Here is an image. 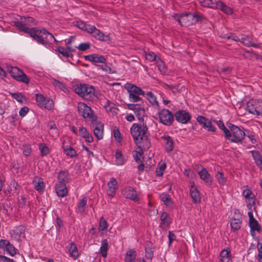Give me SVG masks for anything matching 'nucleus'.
I'll list each match as a JSON object with an SVG mask.
<instances>
[{
    "label": "nucleus",
    "instance_id": "nucleus-1",
    "mask_svg": "<svg viewBox=\"0 0 262 262\" xmlns=\"http://www.w3.org/2000/svg\"><path fill=\"white\" fill-rule=\"evenodd\" d=\"M29 35L37 43L45 46L53 45L56 41L54 36L45 29L34 28Z\"/></svg>",
    "mask_w": 262,
    "mask_h": 262
},
{
    "label": "nucleus",
    "instance_id": "nucleus-2",
    "mask_svg": "<svg viewBox=\"0 0 262 262\" xmlns=\"http://www.w3.org/2000/svg\"><path fill=\"white\" fill-rule=\"evenodd\" d=\"M124 88L129 94V100L132 102L141 101L142 98L140 96H145V92L140 88L129 82L125 84Z\"/></svg>",
    "mask_w": 262,
    "mask_h": 262
},
{
    "label": "nucleus",
    "instance_id": "nucleus-3",
    "mask_svg": "<svg viewBox=\"0 0 262 262\" xmlns=\"http://www.w3.org/2000/svg\"><path fill=\"white\" fill-rule=\"evenodd\" d=\"M75 92L83 99L91 100L94 96V89L89 84H78L74 88Z\"/></svg>",
    "mask_w": 262,
    "mask_h": 262
},
{
    "label": "nucleus",
    "instance_id": "nucleus-4",
    "mask_svg": "<svg viewBox=\"0 0 262 262\" xmlns=\"http://www.w3.org/2000/svg\"><path fill=\"white\" fill-rule=\"evenodd\" d=\"M15 26L20 31L30 34L34 28L30 27L34 25V19L32 17L22 16L19 21L14 23Z\"/></svg>",
    "mask_w": 262,
    "mask_h": 262
},
{
    "label": "nucleus",
    "instance_id": "nucleus-5",
    "mask_svg": "<svg viewBox=\"0 0 262 262\" xmlns=\"http://www.w3.org/2000/svg\"><path fill=\"white\" fill-rule=\"evenodd\" d=\"M78 111L80 115L86 121L93 122L97 120V116L92 108L86 104L82 102L78 103Z\"/></svg>",
    "mask_w": 262,
    "mask_h": 262
},
{
    "label": "nucleus",
    "instance_id": "nucleus-6",
    "mask_svg": "<svg viewBox=\"0 0 262 262\" xmlns=\"http://www.w3.org/2000/svg\"><path fill=\"white\" fill-rule=\"evenodd\" d=\"M7 71L12 77L16 80L23 82L26 84L29 83L30 80L26 74L16 67L8 66Z\"/></svg>",
    "mask_w": 262,
    "mask_h": 262
},
{
    "label": "nucleus",
    "instance_id": "nucleus-7",
    "mask_svg": "<svg viewBox=\"0 0 262 262\" xmlns=\"http://www.w3.org/2000/svg\"><path fill=\"white\" fill-rule=\"evenodd\" d=\"M247 110L254 115L258 116L262 114V100L251 99L247 103Z\"/></svg>",
    "mask_w": 262,
    "mask_h": 262
},
{
    "label": "nucleus",
    "instance_id": "nucleus-8",
    "mask_svg": "<svg viewBox=\"0 0 262 262\" xmlns=\"http://www.w3.org/2000/svg\"><path fill=\"white\" fill-rule=\"evenodd\" d=\"M228 127L231 132V142L239 143L241 142L245 137L246 134L243 128H241L232 124H230Z\"/></svg>",
    "mask_w": 262,
    "mask_h": 262
},
{
    "label": "nucleus",
    "instance_id": "nucleus-9",
    "mask_svg": "<svg viewBox=\"0 0 262 262\" xmlns=\"http://www.w3.org/2000/svg\"><path fill=\"white\" fill-rule=\"evenodd\" d=\"M160 122L166 126L171 125L174 121V116L169 110L163 108L158 113Z\"/></svg>",
    "mask_w": 262,
    "mask_h": 262
},
{
    "label": "nucleus",
    "instance_id": "nucleus-10",
    "mask_svg": "<svg viewBox=\"0 0 262 262\" xmlns=\"http://www.w3.org/2000/svg\"><path fill=\"white\" fill-rule=\"evenodd\" d=\"M147 128L146 125L134 124L130 128V133L135 141L146 135Z\"/></svg>",
    "mask_w": 262,
    "mask_h": 262
},
{
    "label": "nucleus",
    "instance_id": "nucleus-11",
    "mask_svg": "<svg viewBox=\"0 0 262 262\" xmlns=\"http://www.w3.org/2000/svg\"><path fill=\"white\" fill-rule=\"evenodd\" d=\"M36 100L37 105L41 108H45L47 110H50L54 106L53 100L50 98L45 97L41 94H36Z\"/></svg>",
    "mask_w": 262,
    "mask_h": 262
},
{
    "label": "nucleus",
    "instance_id": "nucleus-12",
    "mask_svg": "<svg viewBox=\"0 0 262 262\" xmlns=\"http://www.w3.org/2000/svg\"><path fill=\"white\" fill-rule=\"evenodd\" d=\"M88 33L90 34L96 39L101 41H107L111 39L109 35L104 34L93 25H92L91 28H89Z\"/></svg>",
    "mask_w": 262,
    "mask_h": 262
},
{
    "label": "nucleus",
    "instance_id": "nucleus-13",
    "mask_svg": "<svg viewBox=\"0 0 262 262\" xmlns=\"http://www.w3.org/2000/svg\"><path fill=\"white\" fill-rule=\"evenodd\" d=\"M196 121L203 128L207 131L212 132L216 131V127L212 125L211 120L209 119L202 116H199L196 118Z\"/></svg>",
    "mask_w": 262,
    "mask_h": 262
},
{
    "label": "nucleus",
    "instance_id": "nucleus-14",
    "mask_svg": "<svg viewBox=\"0 0 262 262\" xmlns=\"http://www.w3.org/2000/svg\"><path fill=\"white\" fill-rule=\"evenodd\" d=\"M194 16L192 13L182 14L176 19L182 26H190L194 24Z\"/></svg>",
    "mask_w": 262,
    "mask_h": 262
},
{
    "label": "nucleus",
    "instance_id": "nucleus-15",
    "mask_svg": "<svg viewBox=\"0 0 262 262\" xmlns=\"http://www.w3.org/2000/svg\"><path fill=\"white\" fill-rule=\"evenodd\" d=\"M197 172L200 179L202 180L205 183L208 185L212 184V179L211 176L205 168L201 166L200 167H198Z\"/></svg>",
    "mask_w": 262,
    "mask_h": 262
},
{
    "label": "nucleus",
    "instance_id": "nucleus-16",
    "mask_svg": "<svg viewBox=\"0 0 262 262\" xmlns=\"http://www.w3.org/2000/svg\"><path fill=\"white\" fill-rule=\"evenodd\" d=\"M122 195L126 199H130L134 202H138L139 198L136 190L132 187H127L122 192Z\"/></svg>",
    "mask_w": 262,
    "mask_h": 262
},
{
    "label": "nucleus",
    "instance_id": "nucleus-17",
    "mask_svg": "<svg viewBox=\"0 0 262 262\" xmlns=\"http://www.w3.org/2000/svg\"><path fill=\"white\" fill-rule=\"evenodd\" d=\"M175 118L176 120L181 123L186 124L190 119L191 116L188 112L184 110H179L175 114Z\"/></svg>",
    "mask_w": 262,
    "mask_h": 262
},
{
    "label": "nucleus",
    "instance_id": "nucleus-18",
    "mask_svg": "<svg viewBox=\"0 0 262 262\" xmlns=\"http://www.w3.org/2000/svg\"><path fill=\"white\" fill-rule=\"evenodd\" d=\"M137 146H138L137 149H140V150H147L150 146V142L148 140L146 135H144L142 137H140L138 140L135 141Z\"/></svg>",
    "mask_w": 262,
    "mask_h": 262
},
{
    "label": "nucleus",
    "instance_id": "nucleus-19",
    "mask_svg": "<svg viewBox=\"0 0 262 262\" xmlns=\"http://www.w3.org/2000/svg\"><path fill=\"white\" fill-rule=\"evenodd\" d=\"M189 193L194 204H198L201 202L200 192L196 186L194 185V183L190 187Z\"/></svg>",
    "mask_w": 262,
    "mask_h": 262
},
{
    "label": "nucleus",
    "instance_id": "nucleus-20",
    "mask_svg": "<svg viewBox=\"0 0 262 262\" xmlns=\"http://www.w3.org/2000/svg\"><path fill=\"white\" fill-rule=\"evenodd\" d=\"M84 58L91 61L95 65H97L96 63H104L106 62V59L103 56L99 55L97 54L85 55Z\"/></svg>",
    "mask_w": 262,
    "mask_h": 262
},
{
    "label": "nucleus",
    "instance_id": "nucleus-21",
    "mask_svg": "<svg viewBox=\"0 0 262 262\" xmlns=\"http://www.w3.org/2000/svg\"><path fill=\"white\" fill-rule=\"evenodd\" d=\"M107 194L111 197H114L115 195L116 190L118 188V182L116 179L114 178H111L107 184Z\"/></svg>",
    "mask_w": 262,
    "mask_h": 262
},
{
    "label": "nucleus",
    "instance_id": "nucleus-22",
    "mask_svg": "<svg viewBox=\"0 0 262 262\" xmlns=\"http://www.w3.org/2000/svg\"><path fill=\"white\" fill-rule=\"evenodd\" d=\"M161 139L164 140L165 148L167 152H170L173 149V141L172 138L168 136L164 135L161 136Z\"/></svg>",
    "mask_w": 262,
    "mask_h": 262
},
{
    "label": "nucleus",
    "instance_id": "nucleus-23",
    "mask_svg": "<svg viewBox=\"0 0 262 262\" xmlns=\"http://www.w3.org/2000/svg\"><path fill=\"white\" fill-rule=\"evenodd\" d=\"M220 262H232L231 251L229 249H224L220 252Z\"/></svg>",
    "mask_w": 262,
    "mask_h": 262
},
{
    "label": "nucleus",
    "instance_id": "nucleus-24",
    "mask_svg": "<svg viewBox=\"0 0 262 262\" xmlns=\"http://www.w3.org/2000/svg\"><path fill=\"white\" fill-rule=\"evenodd\" d=\"M55 190L57 195L62 198L66 196L68 192L66 184L58 183L56 184Z\"/></svg>",
    "mask_w": 262,
    "mask_h": 262
},
{
    "label": "nucleus",
    "instance_id": "nucleus-25",
    "mask_svg": "<svg viewBox=\"0 0 262 262\" xmlns=\"http://www.w3.org/2000/svg\"><path fill=\"white\" fill-rule=\"evenodd\" d=\"M70 181V174L68 171L61 170L58 174V183L66 184Z\"/></svg>",
    "mask_w": 262,
    "mask_h": 262
},
{
    "label": "nucleus",
    "instance_id": "nucleus-26",
    "mask_svg": "<svg viewBox=\"0 0 262 262\" xmlns=\"http://www.w3.org/2000/svg\"><path fill=\"white\" fill-rule=\"evenodd\" d=\"M109 249L108 242L107 239H103L101 241V246L99 249V253L103 258H106Z\"/></svg>",
    "mask_w": 262,
    "mask_h": 262
},
{
    "label": "nucleus",
    "instance_id": "nucleus-27",
    "mask_svg": "<svg viewBox=\"0 0 262 262\" xmlns=\"http://www.w3.org/2000/svg\"><path fill=\"white\" fill-rule=\"evenodd\" d=\"M146 98L149 101V102L155 108H159V104L158 101H157V97L156 96L151 92H148L145 93Z\"/></svg>",
    "mask_w": 262,
    "mask_h": 262
},
{
    "label": "nucleus",
    "instance_id": "nucleus-28",
    "mask_svg": "<svg viewBox=\"0 0 262 262\" xmlns=\"http://www.w3.org/2000/svg\"><path fill=\"white\" fill-rule=\"evenodd\" d=\"M230 226L234 231H236L240 229L241 227L242 219L240 217H232L230 219Z\"/></svg>",
    "mask_w": 262,
    "mask_h": 262
},
{
    "label": "nucleus",
    "instance_id": "nucleus-29",
    "mask_svg": "<svg viewBox=\"0 0 262 262\" xmlns=\"http://www.w3.org/2000/svg\"><path fill=\"white\" fill-rule=\"evenodd\" d=\"M33 184L35 190L39 192H43L45 189V184L41 178H36L33 181Z\"/></svg>",
    "mask_w": 262,
    "mask_h": 262
},
{
    "label": "nucleus",
    "instance_id": "nucleus-30",
    "mask_svg": "<svg viewBox=\"0 0 262 262\" xmlns=\"http://www.w3.org/2000/svg\"><path fill=\"white\" fill-rule=\"evenodd\" d=\"M201 6L211 8L213 9H217V1L213 2L212 0H202L200 1Z\"/></svg>",
    "mask_w": 262,
    "mask_h": 262
},
{
    "label": "nucleus",
    "instance_id": "nucleus-31",
    "mask_svg": "<svg viewBox=\"0 0 262 262\" xmlns=\"http://www.w3.org/2000/svg\"><path fill=\"white\" fill-rule=\"evenodd\" d=\"M217 7L218 8L217 9L220 10L227 14L230 15L233 13V10L222 1H217Z\"/></svg>",
    "mask_w": 262,
    "mask_h": 262
},
{
    "label": "nucleus",
    "instance_id": "nucleus-32",
    "mask_svg": "<svg viewBox=\"0 0 262 262\" xmlns=\"http://www.w3.org/2000/svg\"><path fill=\"white\" fill-rule=\"evenodd\" d=\"M94 134L98 140L102 139L103 137V125L100 123L96 124L94 129Z\"/></svg>",
    "mask_w": 262,
    "mask_h": 262
},
{
    "label": "nucleus",
    "instance_id": "nucleus-33",
    "mask_svg": "<svg viewBox=\"0 0 262 262\" xmlns=\"http://www.w3.org/2000/svg\"><path fill=\"white\" fill-rule=\"evenodd\" d=\"M68 248L70 256L74 259H77L79 256V253L76 245L74 243H70Z\"/></svg>",
    "mask_w": 262,
    "mask_h": 262
},
{
    "label": "nucleus",
    "instance_id": "nucleus-34",
    "mask_svg": "<svg viewBox=\"0 0 262 262\" xmlns=\"http://www.w3.org/2000/svg\"><path fill=\"white\" fill-rule=\"evenodd\" d=\"M64 153L68 156L73 158L77 156L76 151L71 146H63Z\"/></svg>",
    "mask_w": 262,
    "mask_h": 262
},
{
    "label": "nucleus",
    "instance_id": "nucleus-35",
    "mask_svg": "<svg viewBox=\"0 0 262 262\" xmlns=\"http://www.w3.org/2000/svg\"><path fill=\"white\" fill-rule=\"evenodd\" d=\"M136 252L134 249L128 250L125 257V262H135Z\"/></svg>",
    "mask_w": 262,
    "mask_h": 262
},
{
    "label": "nucleus",
    "instance_id": "nucleus-36",
    "mask_svg": "<svg viewBox=\"0 0 262 262\" xmlns=\"http://www.w3.org/2000/svg\"><path fill=\"white\" fill-rule=\"evenodd\" d=\"M75 26H76L79 29L88 32L89 28L91 27V25L87 24L85 22L81 20H77L73 22Z\"/></svg>",
    "mask_w": 262,
    "mask_h": 262
},
{
    "label": "nucleus",
    "instance_id": "nucleus-37",
    "mask_svg": "<svg viewBox=\"0 0 262 262\" xmlns=\"http://www.w3.org/2000/svg\"><path fill=\"white\" fill-rule=\"evenodd\" d=\"M252 157L259 167L262 169V157L258 151H253L252 152Z\"/></svg>",
    "mask_w": 262,
    "mask_h": 262
},
{
    "label": "nucleus",
    "instance_id": "nucleus-38",
    "mask_svg": "<svg viewBox=\"0 0 262 262\" xmlns=\"http://www.w3.org/2000/svg\"><path fill=\"white\" fill-rule=\"evenodd\" d=\"M116 159V164L117 165H122L124 163V159L123 157L121 151L118 149L115 155Z\"/></svg>",
    "mask_w": 262,
    "mask_h": 262
},
{
    "label": "nucleus",
    "instance_id": "nucleus-39",
    "mask_svg": "<svg viewBox=\"0 0 262 262\" xmlns=\"http://www.w3.org/2000/svg\"><path fill=\"white\" fill-rule=\"evenodd\" d=\"M252 36L250 34L244 35L241 34L240 42L244 46L248 47L250 45V42L252 41Z\"/></svg>",
    "mask_w": 262,
    "mask_h": 262
},
{
    "label": "nucleus",
    "instance_id": "nucleus-40",
    "mask_svg": "<svg viewBox=\"0 0 262 262\" xmlns=\"http://www.w3.org/2000/svg\"><path fill=\"white\" fill-rule=\"evenodd\" d=\"M87 204V199L86 198H83L81 199L77 203V210L80 213H82L84 211L85 206Z\"/></svg>",
    "mask_w": 262,
    "mask_h": 262
},
{
    "label": "nucleus",
    "instance_id": "nucleus-41",
    "mask_svg": "<svg viewBox=\"0 0 262 262\" xmlns=\"http://www.w3.org/2000/svg\"><path fill=\"white\" fill-rule=\"evenodd\" d=\"M249 227H250V230L251 232L255 231L259 232L261 230L260 226L256 219L249 221Z\"/></svg>",
    "mask_w": 262,
    "mask_h": 262
},
{
    "label": "nucleus",
    "instance_id": "nucleus-42",
    "mask_svg": "<svg viewBox=\"0 0 262 262\" xmlns=\"http://www.w3.org/2000/svg\"><path fill=\"white\" fill-rule=\"evenodd\" d=\"M108 223L103 216H101L99 219L98 230L102 231L108 228Z\"/></svg>",
    "mask_w": 262,
    "mask_h": 262
},
{
    "label": "nucleus",
    "instance_id": "nucleus-43",
    "mask_svg": "<svg viewBox=\"0 0 262 262\" xmlns=\"http://www.w3.org/2000/svg\"><path fill=\"white\" fill-rule=\"evenodd\" d=\"M215 177L220 185H224L226 184L227 179L224 177L223 173L221 172H217L216 173Z\"/></svg>",
    "mask_w": 262,
    "mask_h": 262
},
{
    "label": "nucleus",
    "instance_id": "nucleus-44",
    "mask_svg": "<svg viewBox=\"0 0 262 262\" xmlns=\"http://www.w3.org/2000/svg\"><path fill=\"white\" fill-rule=\"evenodd\" d=\"M160 198L161 201L166 206H170L171 204L172 201L169 194L163 193L160 196Z\"/></svg>",
    "mask_w": 262,
    "mask_h": 262
},
{
    "label": "nucleus",
    "instance_id": "nucleus-45",
    "mask_svg": "<svg viewBox=\"0 0 262 262\" xmlns=\"http://www.w3.org/2000/svg\"><path fill=\"white\" fill-rule=\"evenodd\" d=\"M158 57L154 52H148L145 53V58L150 62L154 61H157Z\"/></svg>",
    "mask_w": 262,
    "mask_h": 262
},
{
    "label": "nucleus",
    "instance_id": "nucleus-46",
    "mask_svg": "<svg viewBox=\"0 0 262 262\" xmlns=\"http://www.w3.org/2000/svg\"><path fill=\"white\" fill-rule=\"evenodd\" d=\"M157 66L161 73H165L166 72V67L165 63L160 58H158L157 61Z\"/></svg>",
    "mask_w": 262,
    "mask_h": 262
},
{
    "label": "nucleus",
    "instance_id": "nucleus-47",
    "mask_svg": "<svg viewBox=\"0 0 262 262\" xmlns=\"http://www.w3.org/2000/svg\"><path fill=\"white\" fill-rule=\"evenodd\" d=\"M242 194L246 199L255 198V195L253 193L252 190L250 188H248L247 187V188L243 191Z\"/></svg>",
    "mask_w": 262,
    "mask_h": 262
},
{
    "label": "nucleus",
    "instance_id": "nucleus-48",
    "mask_svg": "<svg viewBox=\"0 0 262 262\" xmlns=\"http://www.w3.org/2000/svg\"><path fill=\"white\" fill-rule=\"evenodd\" d=\"M166 167L165 163H162L160 165H159L158 167L157 168L156 171V174L157 176L161 177L163 174V172Z\"/></svg>",
    "mask_w": 262,
    "mask_h": 262
},
{
    "label": "nucleus",
    "instance_id": "nucleus-49",
    "mask_svg": "<svg viewBox=\"0 0 262 262\" xmlns=\"http://www.w3.org/2000/svg\"><path fill=\"white\" fill-rule=\"evenodd\" d=\"M245 202L248 208L252 211V208L254 207L255 205V198L246 199Z\"/></svg>",
    "mask_w": 262,
    "mask_h": 262
},
{
    "label": "nucleus",
    "instance_id": "nucleus-50",
    "mask_svg": "<svg viewBox=\"0 0 262 262\" xmlns=\"http://www.w3.org/2000/svg\"><path fill=\"white\" fill-rule=\"evenodd\" d=\"M192 14L193 15L194 18V24H195L196 23L201 22L203 21L204 19H205V16L201 14V13H192Z\"/></svg>",
    "mask_w": 262,
    "mask_h": 262
},
{
    "label": "nucleus",
    "instance_id": "nucleus-51",
    "mask_svg": "<svg viewBox=\"0 0 262 262\" xmlns=\"http://www.w3.org/2000/svg\"><path fill=\"white\" fill-rule=\"evenodd\" d=\"M39 149L42 156H47L49 153V148L44 144H40Z\"/></svg>",
    "mask_w": 262,
    "mask_h": 262
},
{
    "label": "nucleus",
    "instance_id": "nucleus-52",
    "mask_svg": "<svg viewBox=\"0 0 262 262\" xmlns=\"http://www.w3.org/2000/svg\"><path fill=\"white\" fill-rule=\"evenodd\" d=\"M6 250L7 253L12 256H14L16 253L15 247L10 242L8 244V246L6 247Z\"/></svg>",
    "mask_w": 262,
    "mask_h": 262
},
{
    "label": "nucleus",
    "instance_id": "nucleus-53",
    "mask_svg": "<svg viewBox=\"0 0 262 262\" xmlns=\"http://www.w3.org/2000/svg\"><path fill=\"white\" fill-rule=\"evenodd\" d=\"M154 248L152 247L145 248V257L147 259H151L154 256Z\"/></svg>",
    "mask_w": 262,
    "mask_h": 262
},
{
    "label": "nucleus",
    "instance_id": "nucleus-54",
    "mask_svg": "<svg viewBox=\"0 0 262 262\" xmlns=\"http://www.w3.org/2000/svg\"><path fill=\"white\" fill-rule=\"evenodd\" d=\"M168 214L166 212H163L160 215V220L162 221V224L163 225H169L170 224L168 220L167 219Z\"/></svg>",
    "mask_w": 262,
    "mask_h": 262
},
{
    "label": "nucleus",
    "instance_id": "nucleus-55",
    "mask_svg": "<svg viewBox=\"0 0 262 262\" xmlns=\"http://www.w3.org/2000/svg\"><path fill=\"white\" fill-rule=\"evenodd\" d=\"M135 114L138 118L140 120L142 118L145 114V110L141 108L140 106L135 111Z\"/></svg>",
    "mask_w": 262,
    "mask_h": 262
},
{
    "label": "nucleus",
    "instance_id": "nucleus-56",
    "mask_svg": "<svg viewBox=\"0 0 262 262\" xmlns=\"http://www.w3.org/2000/svg\"><path fill=\"white\" fill-rule=\"evenodd\" d=\"M91 44L89 42H82L80 43L77 48L82 51H85L90 48Z\"/></svg>",
    "mask_w": 262,
    "mask_h": 262
},
{
    "label": "nucleus",
    "instance_id": "nucleus-57",
    "mask_svg": "<svg viewBox=\"0 0 262 262\" xmlns=\"http://www.w3.org/2000/svg\"><path fill=\"white\" fill-rule=\"evenodd\" d=\"M96 66L98 68V69L99 70H101L107 73H111V68L106 64L96 65Z\"/></svg>",
    "mask_w": 262,
    "mask_h": 262
},
{
    "label": "nucleus",
    "instance_id": "nucleus-58",
    "mask_svg": "<svg viewBox=\"0 0 262 262\" xmlns=\"http://www.w3.org/2000/svg\"><path fill=\"white\" fill-rule=\"evenodd\" d=\"M113 105L114 104L108 100L104 102V107L107 112L112 111V108H114Z\"/></svg>",
    "mask_w": 262,
    "mask_h": 262
},
{
    "label": "nucleus",
    "instance_id": "nucleus-59",
    "mask_svg": "<svg viewBox=\"0 0 262 262\" xmlns=\"http://www.w3.org/2000/svg\"><path fill=\"white\" fill-rule=\"evenodd\" d=\"M53 84L56 88H57L63 91H64V89H66L65 85L63 83H62L61 82L57 80H54L53 81Z\"/></svg>",
    "mask_w": 262,
    "mask_h": 262
},
{
    "label": "nucleus",
    "instance_id": "nucleus-60",
    "mask_svg": "<svg viewBox=\"0 0 262 262\" xmlns=\"http://www.w3.org/2000/svg\"><path fill=\"white\" fill-rule=\"evenodd\" d=\"M225 38H227V39H232L236 42L241 41V35H239V36H237L233 34H231L230 35H226Z\"/></svg>",
    "mask_w": 262,
    "mask_h": 262
},
{
    "label": "nucleus",
    "instance_id": "nucleus-61",
    "mask_svg": "<svg viewBox=\"0 0 262 262\" xmlns=\"http://www.w3.org/2000/svg\"><path fill=\"white\" fill-rule=\"evenodd\" d=\"M23 154L26 156H29L31 152V147L27 145H25L23 146L22 147Z\"/></svg>",
    "mask_w": 262,
    "mask_h": 262
},
{
    "label": "nucleus",
    "instance_id": "nucleus-62",
    "mask_svg": "<svg viewBox=\"0 0 262 262\" xmlns=\"http://www.w3.org/2000/svg\"><path fill=\"white\" fill-rule=\"evenodd\" d=\"M136 152V155L134 156V159L136 162H141V158L142 157V155H143L142 150H140V149H139V150H137Z\"/></svg>",
    "mask_w": 262,
    "mask_h": 262
},
{
    "label": "nucleus",
    "instance_id": "nucleus-63",
    "mask_svg": "<svg viewBox=\"0 0 262 262\" xmlns=\"http://www.w3.org/2000/svg\"><path fill=\"white\" fill-rule=\"evenodd\" d=\"M184 175L187 178L192 179L194 172L189 168H185L183 172Z\"/></svg>",
    "mask_w": 262,
    "mask_h": 262
},
{
    "label": "nucleus",
    "instance_id": "nucleus-64",
    "mask_svg": "<svg viewBox=\"0 0 262 262\" xmlns=\"http://www.w3.org/2000/svg\"><path fill=\"white\" fill-rule=\"evenodd\" d=\"M257 250V258L260 262H262V245H259V243L258 244Z\"/></svg>",
    "mask_w": 262,
    "mask_h": 262
}]
</instances>
